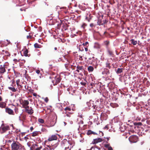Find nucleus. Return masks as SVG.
Returning <instances> with one entry per match:
<instances>
[{
	"label": "nucleus",
	"instance_id": "obj_1",
	"mask_svg": "<svg viewBox=\"0 0 150 150\" xmlns=\"http://www.w3.org/2000/svg\"><path fill=\"white\" fill-rule=\"evenodd\" d=\"M11 146L12 150H21L22 149L21 144L18 142H14Z\"/></svg>",
	"mask_w": 150,
	"mask_h": 150
},
{
	"label": "nucleus",
	"instance_id": "obj_2",
	"mask_svg": "<svg viewBox=\"0 0 150 150\" xmlns=\"http://www.w3.org/2000/svg\"><path fill=\"white\" fill-rule=\"evenodd\" d=\"M10 129V128L9 126L6 125L4 124L3 123L0 127V132L1 134H3Z\"/></svg>",
	"mask_w": 150,
	"mask_h": 150
},
{
	"label": "nucleus",
	"instance_id": "obj_3",
	"mask_svg": "<svg viewBox=\"0 0 150 150\" xmlns=\"http://www.w3.org/2000/svg\"><path fill=\"white\" fill-rule=\"evenodd\" d=\"M87 104L88 107L90 108H93V109H95L97 110H100V108H98V106H97L96 105H94L93 103H92V101H90L89 102H87Z\"/></svg>",
	"mask_w": 150,
	"mask_h": 150
},
{
	"label": "nucleus",
	"instance_id": "obj_4",
	"mask_svg": "<svg viewBox=\"0 0 150 150\" xmlns=\"http://www.w3.org/2000/svg\"><path fill=\"white\" fill-rule=\"evenodd\" d=\"M129 139L131 142L136 143L138 141V138L136 135H133L130 137Z\"/></svg>",
	"mask_w": 150,
	"mask_h": 150
},
{
	"label": "nucleus",
	"instance_id": "obj_5",
	"mask_svg": "<svg viewBox=\"0 0 150 150\" xmlns=\"http://www.w3.org/2000/svg\"><path fill=\"white\" fill-rule=\"evenodd\" d=\"M7 66L4 64L0 66V73L2 74L6 72V69H7Z\"/></svg>",
	"mask_w": 150,
	"mask_h": 150
},
{
	"label": "nucleus",
	"instance_id": "obj_6",
	"mask_svg": "<svg viewBox=\"0 0 150 150\" xmlns=\"http://www.w3.org/2000/svg\"><path fill=\"white\" fill-rule=\"evenodd\" d=\"M42 148V146H39L38 145L36 144H33L30 149L32 150H40Z\"/></svg>",
	"mask_w": 150,
	"mask_h": 150
},
{
	"label": "nucleus",
	"instance_id": "obj_7",
	"mask_svg": "<svg viewBox=\"0 0 150 150\" xmlns=\"http://www.w3.org/2000/svg\"><path fill=\"white\" fill-rule=\"evenodd\" d=\"M20 104L22 105L23 108H25V106L28 105L29 104V102L28 100H23L22 99L20 100Z\"/></svg>",
	"mask_w": 150,
	"mask_h": 150
},
{
	"label": "nucleus",
	"instance_id": "obj_8",
	"mask_svg": "<svg viewBox=\"0 0 150 150\" xmlns=\"http://www.w3.org/2000/svg\"><path fill=\"white\" fill-rule=\"evenodd\" d=\"M57 137L56 135H52L49 137L48 139L49 141H51L53 140H56L57 139Z\"/></svg>",
	"mask_w": 150,
	"mask_h": 150
},
{
	"label": "nucleus",
	"instance_id": "obj_9",
	"mask_svg": "<svg viewBox=\"0 0 150 150\" xmlns=\"http://www.w3.org/2000/svg\"><path fill=\"white\" fill-rule=\"evenodd\" d=\"M61 80V78L60 77L57 78H55V80H53L52 81L54 85H57L58 83L60 82Z\"/></svg>",
	"mask_w": 150,
	"mask_h": 150
},
{
	"label": "nucleus",
	"instance_id": "obj_10",
	"mask_svg": "<svg viewBox=\"0 0 150 150\" xmlns=\"http://www.w3.org/2000/svg\"><path fill=\"white\" fill-rule=\"evenodd\" d=\"M103 141L102 138H98L97 139H94L92 141L91 144H96L98 142H102Z\"/></svg>",
	"mask_w": 150,
	"mask_h": 150
},
{
	"label": "nucleus",
	"instance_id": "obj_11",
	"mask_svg": "<svg viewBox=\"0 0 150 150\" xmlns=\"http://www.w3.org/2000/svg\"><path fill=\"white\" fill-rule=\"evenodd\" d=\"M102 73L103 75H108L110 74L109 70L107 68H104L102 71Z\"/></svg>",
	"mask_w": 150,
	"mask_h": 150
},
{
	"label": "nucleus",
	"instance_id": "obj_12",
	"mask_svg": "<svg viewBox=\"0 0 150 150\" xmlns=\"http://www.w3.org/2000/svg\"><path fill=\"white\" fill-rule=\"evenodd\" d=\"M103 17H99L98 18L97 23L99 25H102L104 24V22H103L102 20Z\"/></svg>",
	"mask_w": 150,
	"mask_h": 150
},
{
	"label": "nucleus",
	"instance_id": "obj_13",
	"mask_svg": "<svg viewBox=\"0 0 150 150\" xmlns=\"http://www.w3.org/2000/svg\"><path fill=\"white\" fill-rule=\"evenodd\" d=\"M5 110L6 112L8 113L9 114L12 115H14L13 111L10 108L8 107H6V108Z\"/></svg>",
	"mask_w": 150,
	"mask_h": 150
},
{
	"label": "nucleus",
	"instance_id": "obj_14",
	"mask_svg": "<svg viewBox=\"0 0 150 150\" xmlns=\"http://www.w3.org/2000/svg\"><path fill=\"white\" fill-rule=\"evenodd\" d=\"M16 86V85H15L14 86H13V87H9L8 88L13 92H16V91H17L18 90V88H15Z\"/></svg>",
	"mask_w": 150,
	"mask_h": 150
},
{
	"label": "nucleus",
	"instance_id": "obj_15",
	"mask_svg": "<svg viewBox=\"0 0 150 150\" xmlns=\"http://www.w3.org/2000/svg\"><path fill=\"white\" fill-rule=\"evenodd\" d=\"M67 144V140L66 139H64L62 140L61 143V145L63 147H64L65 146V144Z\"/></svg>",
	"mask_w": 150,
	"mask_h": 150
},
{
	"label": "nucleus",
	"instance_id": "obj_16",
	"mask_svg": "<svg viewBox=\"0 0 150 150\" xmlns=\"http://www.w3.org/2000/svg\"><path fill=\"white\" fill-rule=\"evenodd\" d=\"M25 111L30 115H32L33 113V110L31 107H30V109L28 110L26 109V110Z\"/></svg>",
	"mask_w": 150,
	"mask_h": 150
},
{
	"label": "nucleus",
	"instance_id": "obj_17",
	"mask_svg": "<svg viewBox=\"0 0 150 150\" xmlns=\"http://www.w3.org/2000/svg\"><path fill=\"white\" fill-rule=\"evenodd\" d=\"M27 71L26 70L25 71V74H24V76H25V78L27 79V80L28 81V80H30V77L28 76V74L27 73Z\"/></svg>",
	"mask_w": 150,
	"mask_h": 150
},
{
	"label": "nucleus",
	"instance_id": "obj_18",
	"mask_svg": "<svg viewBox=\"0 0 150 150\" xmlns=\"http://www.w3.org/2000/svg\"><path fill=\"white\" fill-rule=\"evenodd\" d=\"M64 110L65 111V112H65V114H66L67 115V116H69L68 115L67 113L68 111H70L71 110V108L69 107H66L64 109Z\"/></svg>",
	"mask_w": 150,
	"mask_h": 150
},
{
	"label": "nucleus",
	"instance_id": "obj_19",
	"mask_svg": "<svg viewBox=\"0 0 150 150\" xmlns=\"http://www.w3.org/2000/svg\"><path fill=\"white\" fill-rule=\"evenodd\" d=\"M92 18V16H91L90 13L87 14L86 17V19L88 22H90Z\"/></svg>",
	"mask_w": 150,
	"mask_h": 150
},
{
	"label": "nucleus",
	"instance_id": "obj_20",
	"mask_svg": "<svg viewBox=\"0 0 150 150\" xmlns=\"http://www.w3.org/2000/svg\"><path fill=\"white\" fill-rule=\"evenodd\" d=\"M28 51L27 49H26L24 51L23 54L25 56H28V57H30V54H28Z\"/></svg>",
	"mask_w": 150,
	"mask_h": 150
},
{
	"label": "nucleus",
	"instance_id": "obj_21",
	"mask_svg": "<svg viewBox=\"0 0 150 150\" xmlns=\"http://www.w3.org/2000/svg\"><path fill=\"white\" fill-rule=\"evenodd\" d=\"M76 69H77L76 70V71L78 73H79L80 72L79 70H82L83 69V67L82 66H79V65H78L76 67Z\"/></svg>",
	"mask_w": 150,
	"mask_h": 150
},
{
	"label": "nucleus",
	"instance_id": "obj_22",
	"mask_svg": "<svg viewBox=\"0 0 150 150\" xmlns=\"http://www.w3.org/2000/svg\"><path fill=\"white\" fill-rule=\"evenodd\" d=\"M73 146L74 145L72 146H69V145L68 142L67 141V144H65V146L64 148L65 149H71L73 147Z\"/></svg>",
	"mask_w": 150,
	"mask_h": 150
},
{
	"label": "nucleus",
	"instance_id": "obj_23",
	"mask_svg": "<svg viewBox=\"0 0 150 150\" xmlns=\"http://www.w3.org/2000/svg\"><path fill=\"white\" fill-rule=\"evenodd\" d=\"M6 103L4 102H0V107L2 108H5L6 105Z\"/></svg>",
	"mask_w": 150,
	"mask_h": 150
},
{
	"label": "nucleus",
	"instance_id": "obj_24",
	"mask_svg": "<svg viewBox=\"0 0 150 150\" xmlns=\"http://www.w3.org/2000/svg\"><path fill=\"white\" fill-rule=\"evenodd\" d=\"M110 64V63L108 61L105 63V67H106L108 68L109 69H110L111 68Z\"/></svg>",
	"mask_w": 150,
	"mask_h": 150
},
{
	"label": "nucleus",
	"instance_id": "obj_25",
	"mask_svg": "<svg viewBox=\"0 0 150 150\" xmlns=\"http://www.w3.org/2000/svg\"><path fill=\"white\" fill-rule=\"evenodd\" d=\"M87 134L88 135H89L91 134H97L95 132L92 131L91 130H88L87 132Z\"/></svg>",
	"mask_w": 150,
	"mask_h": 150
},
{
	"label": "nucleus",
	"instance_id": "obj_26",
	"mask_svg": "<svg viewBox=\"0 0 150 150\" xmlns=\"http://www.w3.org/2000/svg\"><path fill=\"white\" fill-rule=\"evenodd\" d=\"M34 46L35 48H40L42 47V46L39 45L38 43H35L34 45Z\"/></svg>",
	"mask_w": 150,
	"mask_h": 150
},
{
	"label": "nucleus",
	"instance_id": "obj_27",
	"mask_svg": "<svg viewBox=\"0 0 150 150\" xmlns=\"http://www.w3.org/2000/svg\"><path fill=\"white\" fill-rule=\"evenodd\" d=\"M104 45H105L107 48H108L110 45V42L108 40H106L104 42Z\"/></svg>",
	"mask_w": 150,
	"mask_h": 150
},
{
	"label": "nucleus",
	"instance_id": "obj_28",
	"mask_svg": "<svg viewBox=\"0 0 150 150\" xmlns=\"http://www.w3.org/2000/svg\"><path fill=\"white\" fill-rule=\"evenodd\" d=\"M40 132L39 131H35L33 132L32 135V136L33 137H35L36 136L38 135L39 133Z\"/></svg>",
	"mask_w": 150,
	"mask_h": 150
},
{
	"label": "nucleus",
	"instance_id": "obj_29",
	"mask_svg": "<svg viewBox=\"0 0 150 150\" xmlns=\"http://www.w3.org/2000/svg\"><path fill=\"white\" fill-rule=\"evenodd\" d=\"M110 105L113 108L117 107L118 106V105L117 103H110Z\"/></svg>",
	"mask_w": 150,
	"mask_h": 150
},
{
	"label": "nucleus",
	"instance_id": "obj_30",
	"mask_svg": "<svg viewBox=\"0 0 150 150\" xmlns=\"http://www.w3.org/2000/svg\"><path fill=\"white\" fill-rule=\"evenodd\" d=\"M93 67L91 66H89L88 68V70L89 72H92L93 71Z\"/></svg>",
	"mask_w": 150,
	"mask_h": 150
},
{
	"label": "nucleus",
	"instance_id": "obj_31",
	"mask_svg": "<svg viewBox=\"0 0 150 150\" xmlns=\"http://www.w3.org/2000/svg\"><path fill=\"white\" fill-rule=\"evenodd\" d=\"M69 143V146H72V145H74V142L72 140H68V141Z\"/></svg>",
	"mask_w": 150,
	"mask_h": 150
},
{
	"label": "nucleus",
	"instance_id": "obj_32",
	"mask_svg": "<svg viewBox=\"0 0 150 150\" xmlns=\"http://www.w3.org/2000/svg\"><path fill=\"white\" fill-rule=\"evenodd\" d=\"M131 42V43L133 45H136L137 43V41H135V40L134 39H132L131 40H130Z\"/></svg>",
	"mask_w": 150,
	"mask_h": 150
},
{
	"label": "nucleus",
	"instance_id": "obj_33",
	"mask_svg": "<svg viewBox=\"0 0 150 150\" xmlns=\"http://www.w3.org/2000/svg\"><path fill=\"white\" fill-rule=\"evenodd\" d=\"M48 148H45L43 149L42 150H51V149H53L52 147L50 146H47Z\"/></svg>",
	"mask_w": 150,
	"mask_h": 150
},
{
	"label": "nucleus",
	"instance_id": "obj_34",
	"mask_svg": "<svg viewBox=\"0 0 150 150\" xmlns=\"http://www.w3.org/2000/svg\"><path fill=\"white\" fill-rule=\"evenodd\" d=\"M68 26L67 24H63L62 27L63 28V29L66 30L67 29Z\"/></svg>",
	"mask_w": 150,
	"mask_h": 150
},
{
	"label": "nucleus",
	"instance_id": "obj_35",
	"mask_svg": "<svg viewBox=\"0 0 150 150\" xmlns=\"http://www.w3.org/2000/svg\"><path fill=\"white\" fill-rule=\"evenodd\" d=\"M134 124L135 126H137L138 127L141 126L142 125V123L141 122H134Z\"/></svg>",
	"mask_w": 150,
	"mask_h": 150
},
{
	"label": "nucleus",
	"instance_id": "obj_36",
	"mask_svg": "<svg viewBox=\"0 0 150 150\" xmlns=\"http://www.w3.org/2000/svg\"><path fill=\"white\" fill-rule=\"evenodd\" d=\"M122 72V68H118L116 71L117 74L121 73Z\"/></svg>",
	"mask_w": 150,
	"mask_h": 150
},
{
	"label": "nucleus",
	"instance_id": "obj_37",
	"mask_svg": "<svg viewBox=\"0 0 150 150\" xmlns=\"http://www.w3.org/2000/svg\"><path fill=\"white\" fill-rule=\"evenodd\" d=\"M108 54L111 56H112L113 55L112 52L111 50L109 49H108Z\"/></svg>",
	"mask_w": 150,
	"mask_h": 150
},
{
	"label": "nucleus",
	"instance_id": "obj_38",
	"mask_svg": "<svg viewBox=\"0 0 150 150\" xmlns=\"http://www.w3.org/2000/svg\"><path fill=\"white\" fill-rule=\"evenodd\" d=\"M1 54H5V55L6 56H9L10 55V54L7 51H5V53H1Z\"/></svg>",
	"mask_w": 150,
	"mask_h": 150
},
{
	"label": "nucleus",
	"instance_id": "obj_39",
	"mask_svg": "<svg viewBox=\"0 0 150 150\" xmlns=\"http://www.w3.org/2000/svg\"><path fill=\"white\" fill-rule=\"evenodd\" d=\"M22 88L23 86L20 84V86H18L17 87V88H18L17 91L19 92H20V91L21 90V89Z\"/></svg>",
	"mask_w": 150,
	"mask_h": 150
},
{
	"label": "nucleus",
	"instance_id": "obj_40",
	"mask_svg": "<svg viewBox=\"0 0 150 150\" xmlns=\"http://www.w3.org/2000/svg\"><path fill=\"white\" fill-rule=\"evenodd\" d=\"M38 122L41 123H43L44 122V120L41 118H39L38 119Z\"/></svg>",
	"mask_w": 150,
	"mask_h": 150
},
{
	"label": "nucleus",
	"instance_id": "obj_41",
	"mask_svg": "<svg viewBox=\"0 0 150 150\" xmlns=\"http://www.w3.org/2000/svg\"><path fill=\"white\" fill-rule=\"evenodd\" d=\"M105 147L106 148V149H108L109 147H111L110 146V144H105L104 145Z\"/></svg>",
	"mask_w": 150,
	"mask_h": 150
},
{
	"label": "nucleus",
	"instance_id": "obj_42",
	"mask_svg": "<svg viewBox=\"0 0 150 150\" xmlns=\"http://www.w3.org/2000/svg\"><path fill=\"white\" fill-rule=\"evenodd\" d=\"M30 35V33H29V35H27V39H31L32 38V35Z\"/></svg>",
	"mask_w": 150,
	"mask_h": 150
},
{
	"label": "nucleus",
	"instance_id": "obj_43",
	"mask_svg": "<svg viewBox=\"0 0 150 150\" xmlns=\"http://www.w3.org/2000/svg\"><path fill=\"white\" fill-rule=\"evenodd\" d=\"M87 26V24L85 23H83L81 26V27L84 29L86 26Z\"/></svg>",
	"mask_w": 150,
	"mask_h": 150
},
{
	"label": "nucleus",
	"instance_id": "obj_44",
	"mask_svg": "<svg viewBox=\"0 0 150 150\" xmlns=\"http://www.w3.org/2000/svg\"><path fill=\"white\" fill-rule=\"evenodd\" d=\"M86 82H81L80 83L81 84L82 86H85L86 84Z\"/></svg>",
	"mask_w": 150,
	"mask_h": 150
},
{
	"label": "nucleus",
	"instance_id": "obj_45",
	"mask_svg": "<svg viewBox=\"0 0 150 150\" xmlns=\"http://www.w3.org/2000/svg\"><path fill=\"white\" fill-rule=\"evenodd\" d=\"M88 44V42H86L85 43L83 44V45L84 46H86Z\"/></svg>",
	"mask_w": 150,
	"mask_h": 150
},
{
	"label": "nucleus",
	"instance_id": "obj_46",
	"mask_svg": "<svg viewBox=\"0 0 150 150\" xmlns=\"http://www.w3.org/2000/svg\"><path fill=\"white\" fill-rule=\"evenodd\" d=\"M25 108V111L26 110V109H27L28 110L30 108V107H29V106H28V105L25 106V108Z\"/></svg>",
	"mask_w": 150,
	"mask_h": 150
},
{
	"label": "nucleus",
	"instance_id": "obj_47",
	"mask_svg": "<svg viewBox=\"0 0 150 150\" xmlns=\"http://www.w3.org/2000/svg\"><path fill=\"white\" fill-rule=\"evenodd\" d=\"M48 100H49V99L47 97H46V98H45V99H44V101L46 103L48 102Z\"/></svg>",
	"mask_w": 150,
	"mask_h": 150
},
{
	"label": "nucleus",
	"instance_id": "obj_48",
	"mask_svg": "<svg viewBox=\"0 0 150 150\" xmlns=\"http://www.w3.org/2000/svg\"><path fill=\"white\" fill-rule=\"evenodd\" d=\"M90 26L91 27H95V25H94V24L93 23H92L90 24Z\"/></svg>",
	"mask_w": 150,
	"mask_h": 150
},
{
	"label": "nucleus",
	"instance_id": "obj_49",
	"mask_svg": "<svg viewBox=\"0 0 150 150\" xmlns=\"http://www.w3.org/2000/svg\"><path fill=\"white\" fill-rule=\"evenodd\" d=\"M94 57H89L88 59L89 60H92V59H94Z\"/></svg>",
	"mask_w": 150,
	"mask_h": 150
},
{
	"label": "nucleus",
	"instance_id": "obj_50",
	"mask_svg": "<svg viewBox=\"0 0 150 150\" xmlns=\"http://www.w3.org/2000/svg\"><path fill=\"white\" fill-rule=\"evenodd\" d=\"M40 71L39 70H38L36 71V72L38 74H39L40 73Z\"/></svg>",
	"mask_w": 150,
	"mask_h": 150
},
{
	"label": "nucleus",
	"instance_id": "obj_51",
	"mask_svg": "<svg viewBox=\"0 0 150 150\" xmlns=\"http://www.w3.org/2000/svg\"><path fill=\"white\" fill-rule=\"evenodd\" d=\"M107 149H108V150H113L112 149V147H109V148Z\"/></svg>",
	"mask_w": 150,
	"mask_h": 150
},
{
	"label": "nucleus",
	"instance_id": "obj_52",
	"mask_svg": "<svg viewBox=\"0 0 150 150\" xmlns=\"http://www.w3.org/2000/svg\"><path fill=\"white\" fill-rule=\"evenodd\" d=\"M15 112L16 113H17L18 112V108H15Z\"/></svg>",
	"mask_w": 150,
	"mask_h": 150
},
{
	"label": "nucleus",
	"instance_id": "obj_53",
	"mask_svg": "<svg viewBox=\"0 0 150 150\" xmlns=\"http://www.w3.org/2000/svg\"><path fill=\"white\" fill-rule=\"evenodd\" d=\"M103 22H104V24L108 22V21L106 20H103Z\"/></svg>",
	"mask_w": 150,
	"mask_h": 150
},
{
	"label": "nucleus",
	"instance_id": "obj_54",
	"mask_svg": "<svg viewBox=\"0 0 150 150\" xmlns=\"http://www.w3.org/2000/svg\"><path fill=\"white\" fill-rule=\"evenodd\" d=\"M79 57H80L79 59H80L81 60H82V56H79Z\"/></svg>",
	"mask_w": 150,
	"mask_h": 150
},
{
	"label": "nucleus",
	"instance_id": "obj_55",
	"mask_svg": "<svg viewBox=\"0 0 150 150\" xmlns=\"http://www.w3.org/2000/svg\"><path fill=\"white\" fill-rule=\"evenodd\" d=\"M20 80L19 79H18L17 80H16V83H19V82H20Z\"/></svg>",
	"mask_w": 150,
	"mask_h": 150
},
{
	"label": "nucleus",
	"instance_id": "obj_56",
	"mask_svg": "<svg viewBox=\"0 0 150 150\" xmlns=\"http://www.w3.org/2000/svg\"><path fill=\"white\" fill-rule=\"evenodd\" d=\"M33 129V127H30V130L31 131H32Z\"/></svg>",
	"mask_w": 150,
	"mask_h": 150
},
{
	"label": "nucleus",
	"instance_id": "obj_57",
	"mask_svg": "<svg viewBox=\"0 0 150 150\" xmlns=\"http://www.w3.org/2000/svg\"><path fill=\"white\" fill-rule=\"evenodd\" d=\"M85 51L86 52L88 50V49L86 47L85 48Z\"/></svg>",
	"mask_w": 150,
	"mask_h": 150
},
{
	"label": "nucleus",
	"instance_id": "obj_58",
	"mask_svg": "<svg viewBox=\"0 0 150 150\" xmlns=\"http://www.w3.org/2000/svg\"><path fill=\"white\" fill-rule=\"evenodd\" d=\"M92 60H92V61H90L89 62V63L90 64H92Z\"/></svg>",
	"mask_w": 150,
	"mask_h": 150
},
{
	"label": "nucleus",
	"instance_id": "obj_59",
	"mask_svg": "<svg viewBox=\"0 0 150 150\" xmlns=\"http://www.w3.org/2000/svg\"><path fill=\"white\" fill-rule=\"evenodd\" d=\"M2 100V98L1 96H0V101H1Z\"/></svg>",
	"mask_w": 150,
	"mask_h": 150
},
{
	"label": "nucleus",
	"instance_id": "obj_60",
	"mask_svg": "<svg viewBox=\"0 0 150 150\" xmlns=\"http://www.w3.org/2000/svg\"><path fill=\"white\" fill-rule=\"evenodd\" d=\"M36 95H37V94L36 93H34L33 94V96H36Z\"/></svg>",
	"mask_w": 150,
	"mask_h": 150
},
{
	"label": "nucleus",
	"instance_id": "obj_61",
	"mask_svg": "<svg viewBox=\"0 0 150 150\" xmlns=\"http://www.w3.org/2000/svg\"><path fill=\"white\" fill-rule=\"evenodd\" d=\"M98 47L99 48H100V45L99 44H98Z\"/></svg>",
	"mask_w": 150,
	"mask_h": 150
},
{
	"label": "nucleus",
	"instance_id": "obj_62",
	"mask_svg": "<svg viewBox=\"0 0 150 150\" xmlns=\"http://www.w3.org/2000/svg\"><path fill=\"white\" fill-rule=\"evenodd\" d=\"M25 132H23V133H22L21 134H22V135H24L25 134Z\"/></svg>",
	"mask_w": 150,
	"mask_h": 150
},
{
	"label": "nucleus",
	"instance_id": "obj_63",
	"mask_svg": "<svg viewBox=\"0 0 150 150\" xmlns=\"http://www.w3.org/2000/svg\"><path fill=\"white\" fill-rule=\"evenodd\" d=\"M13 60L14 61H18L16 59H14Z\"/></svg>",
	"mask_w": 150,
	"mask_h": 150
},
{
	"label": "nucleus",
	"instance_id": "obj_64",
	"mask_svg": "<svg viewBox=\"0 0 150 150\" xmlns=\"http://www.w3.org/2000/svg\"><path fill=\"white\" fill-rule=\"evenodd\" d=\"M5 50H2V53H5Z\"/></svg>",
	"mask_w": 150,
	"mask_h": 150
}]
</instances>
